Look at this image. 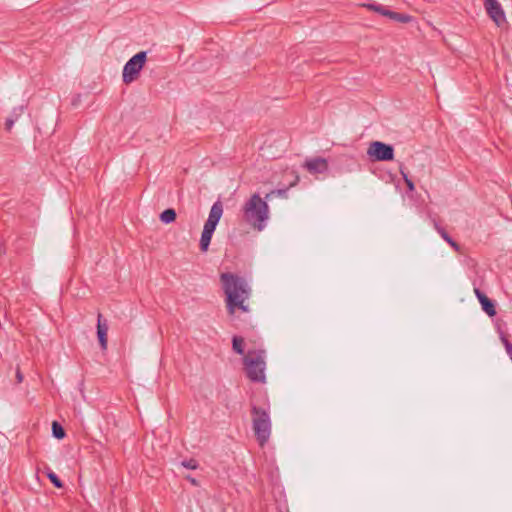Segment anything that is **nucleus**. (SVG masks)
Segmentation results:
<instances>
[{"label":"nucleus","instance_id":"nucleus-1","mask_svg":"<svg viewBox=\"0 0 512 512\" xmlns=\"http://www.w3.org/2000/svg\"><path fill=\"white\" fill-rule=\"evenodd\" d=\"M222 289L226 296V308L230 316H234L237 310L249 312V306L245 304L250 298L251 288L244 277L231 272L220 275Z\"/></svg>","mask_w":512,"mask_h":512},{"label":"nucleus","instance_id":"nucleus-2","mask_svg":"<svg viewBox=\"0 0 512 512\" xmlns=\"http://www.w3.org/2000/svg\"><path fill=\"white\" fill-rule=\"evenodd\" d=\"M243 220L253 229L262 231L269 218V207L266 199L254 193L242 207Z\"/></svg>","mask_w":512,"mask_h":512},{"label":"nucleus","instance_id":"nucleus-3","mask_svg":"<svg viewBox=\"0 0 512 512\" xmlns=\"http://www.w3.org/2000/svg\"><path fill=\"white\" fill-rule=\"evenodd\" d=\"M244 369L246 376L252 382L264 383L265 376V351L264 350H250L243 358Z\"/></svg>","mask_w":512,"mask_h":512},{"label":"nucleus","instance_id":"nucleus-4","mask_svg":"<svg viewBox=\"0 0 512 512\" xmlns=\"http://www.w3.org/2000/svg\"><path fill=\"white\" fill-rule=\"evenodd\" d=\"M252 428L258 444L263 447L271 435V419L267 409L251 405Z\"/></svg>","mask_w":512,"mask_h":512},{"label":"nucleus","instance_id":"nucleus-5","mask_svg":"<svg viewBox=\"0 0 512 512\" xmlns=\"http://www.w3.org/2000/svg\"><path fill=\"white\" fill-rule=\"evenodd\" d=\"M147 61V52L140 51L132 56L124 65L122 79L125 84L134 82Z\"/></svg>","mask_w":512,"mask_h":512},{"label":"nucleus","instance_id":"nucleus-6","mask_svg":"<svg viewBox=\"0 0 512 512\" xmlns=\"http://www.w3.org/2000/svg\"><path fill=\"white\" fill-rule=\"evenodd\" d=\"M367 155L372 161H392L394 159V147L381 141H373L369 144Z\"/></svg>","mask_w":512,"mask_h":512},{"label":"nucleus","instance_id":"nucleus-7","mask_svg":"<svg viewBox=\"0 0 512 512\" xmlns=\"http://www.w3.org/2000/svg\"><path fill=\"white\" fill-rule=\"evenodd\" d=\"M484 6L490 18L501 27L505 22V14L500 3L497 0H485Z\"/></svg>","mask_w":512,"mask_h":512},{"label":"nucleus","instance_id":"nucleus-8","mask_svg":"<svg viewBox=\"0 0 512 512\" xmlns=\"http://www.w3.org/2000/svg\"><path fill=\"white\" fill-rule=\"evenodd\" d=\"M223 214V206L220 201L215 202L209 212L208 219L204 224L203 230L214 233L218 222Z\"/></svg>","mask_w":512,"mask_h":512},{"label":"nucleus","instance_id":"nucleus-9","mask_svg":"<svg viewBox=\"0 0 512 512\" xmlns=\"http://www.w3.org/2000/svg\"><path fill=\"white\" fill-rule=\"evenodd\" d=\"M310 173H324L328 170V161L322 157L307 159L303 165Z\"/></svg>","mask_w":512,"mask_h":512},{"label":"nucleus","instance_id":"nucleus-10","mask_svg":"<svg viewBox=\"0 0 512 512\" xmlns=\"http://www.w3.org/2000/svg\"><path fill=\"white\" fill-rule=\"evenodd\" d=\"M474 293L481 304L482 310L490 317L496 315L495 303L488 298L479 288H474Z\"/></svg>","mask_w":512,"mask_h":512},{"label":"nucleus","instance_id":"nucleus-11","mask_svg":"<svg viewBox=\"0 0 512 512\" xmlns=\"http://www.w3.org/2000/svg\"><path fill=\"white\" fill-rule=\"evenodd\" d=\"M107 332H108V323L107 320H105L101 313H98L97 317V337L99 344L102 348V350L107 349Z\"/></svg>","mask_w":512,"mask_h":512},{"label":"nucleus","instance_id":"nucleus-12","mask_svg":"<svg viewBox=\"0 0 512 512\" xmlns=\"http://www.w3.org/2000/svg\"><path fill=\"white\" fill-rule=\"evenodd\" d=\"M289 175L293 178L291 180V182L289 183V185L284 187V188H279V189H275V190L270 191L265 196L266 200H270L273 196H277V197H280V198H287L288 190L291 187L296 186L298 184L299 180H300L299 175L295 171H291L289 173Z\"/></svg>","mask_w":512,"mask_h":512},{"label":"nucleus","instance_id":"nucleus-13","mask_svg":"<svg viewBox=\"0 0 512 512\" xmlns=\"http://www.w3.org/2000/svg\"><path fill=\"white\" fill-rule=\"evenodd\" d=\"M433 225L442 239L446 241L456 252H458L460 250V245L450 237L446 230L441 227L435 219H433Z\"/></svg>","mask_w":512,"mask_h":512},{"label":"nucleus","instance_id":"nucleus-14","mask_svg":"<svg viewBox=\"0 0 512 512\" xmlns=\"http://www.w3.org/2000/svg\"><path fill=\"white\" fill-rule=\"evenodd\" d=\"M176 216V211L173 208H168L161 212V214L159 215V219L161 222L169 224L175 221Z\"/></svg>","mask_w":512,"mask_h":512},{"label":"nucleus","instance_id":"nucleus-15","mask_svg":"<svg viewBox=\"0 0 512 512\" xmlns=\"http://www.w3.org/2000/svg\"><path fill=\"white\" fill-rule=\"evenodd\" d=\"M391 21L400 22V23H412L414 22V18L405 13H399L393 11L392 15L389 17Z\"/></svg>","mask_w":512,"mask_h":512},{"label":"nucleus","instance_id":"nucleus-16","mask_svg":"<svg viewBox=\"0 0 512 512\" xmlns=\"http://www.w3.org/2000/svg\"><path fill=\"white\" fill-rule=\"evenodd\" d=\"M213 233L209 231H202L201 238H200V250L202 252H206L209 248L211 239H212Z\"/></svg>","mask_w":512,"mask_h":512},{"label":"nucleus","instance_id":"nucleus-17","mask_svg":"<svg viewBox=\"0 0 512 512\" xmlns=\"http://www.w3.org/2000/svg\"><path fill=\"white\" fill-rule=\"evenodd\" d=\"M232 348L235 353L239 355L244 354V339L241 336H233L232 338Z\"/></svg>","mask_w":512,"mask_h":512},{"label":"nucleus","instance_id":"nucleus-18","mask_svg":"<svg viewBox=\"0 0 512 512\" xmlns=\"http://www.w3.org/2000/svg\"><path fill=\"white\" fill-rule=\"evenodd\" d=\"M369 9L374 10L375 12L385 16L390 17L393 13L392 10L388 9L387 7L380 5V4H367L366 5Z\"/></svg>","mask_w":512,"mask_h":512},{"label":"nucleus","instance_id":"nucleus-19","mask_svg":"<svg viewBox=\"0 0 512 512\" xmlns=\"http://www.w3.org/2000/svg\"><path fill=\"white\" fill-rule=\"evenodd\" d=\"M369 9L374 10L375 12L385 16L390 17L393 13L392 10L388 9L387 7L380 5V4H367L366 5Z\"/></svg>","mask_w":512,"mask_h":512},{"label":"nucleus","instance_id":"nucleus-20","mask_svg":"<svg viewBox=\"0 0 512 512\" xmlns=\"http://www.w3.org/2000/svg\"><path fill=\"white\" fill-rule=\"evenodd\" d=\"M399 172L405 181L408 191L413 192L415 190V184L412 179L409 178L408 172L402 164L399 166Z\"/></svg>","mask_w":512,"mask_h":512},{"label":"nucleus","instance_id":"nucleus-21","mask_svg":"<svg viewBox=\"0 0 512 512\" xmlns=\"http://www.w3.org/2000/svg\"><path fill=\"white\" fill-rule=\"evenodd\" d=\"M46 476L56 488L63 487V482L50 468H46Z\"/></svg>","mask_w":512,"mask_h":512},{"label":"nucleus","instance_id":"nucleus-22","mask_svg":"<svg viewBox=\"0 0 512 512\" xmlns=\"http://www.w3.org/2000/svg\"><path fill=\"white\" fill-rule=\"evenodd\" d=\"M52 434L56 439H63L65 437V430L56 421L52 423Z\"/></svg>","mask_w":512,"mask_h":512},{"label":"nucleus","instance_id":"nucleus-23","mask_svg":"<svg viewBox=\"0 0 512 512\" xmlns=\"http://www.w3.org/2000/svg\"><path fill=\"white\" fill-rule=\"evenodd\" d=\"M501 341L505 347V350L507 352V354L509 355L511 361H512V344L510 343V341L507 339V337L505 335H501Z\"/></svg>","mask_w":512,"mask_h":512},{"label":"nucleus","instance_id":"nucleus-24","mask_svg":"<svg viewBox=\"0 0 512 512\" xmlns=\"http://www.w3.org/2000/svg\"><path fill=\"white\" fill-rule=\"evenodd\" d=\"M181 464L185 468L192 469V470L197 469L199 466L197 460H195V459L184 460V461H182Z\"/></svg>","mask_w":512,"mask_h":512},{"label":"nucleus","instance_id":"nucleus-25","mask_svg":"<svg viewBox=\"0 0 512 512\" xmlns=\"http://www.w3.org/2000/svg\"><path fill=\"white\" fill-rule=\"evenodd\" d=\"M24 113V106H18L13 109L11 112L10 118H14L15 122L18 120V118Z\"/></svg>","mask_w":512,"mask_h":512},{"label":"nucleus","instance_id":"nucleus-26","mask_svg":"<svg viewBox=\"0 0 512 512\" xmlns=\"http://www.w3.org/2000/svg\"><path fill=\"white\" fill-rule=\"evenodd\" d=\"M14 123H15V119L8 117L6 119V121H5V129H6V131H8V132L11 131Z\"/></svg>","mask_w":512,"mask_h":512},{"label":"nucleus","instance_id":"nucleus-27","mask_svg":"<svg viewBox=\"0 0 512 512\" xmlns=\"http://www.w3.org/2000/svg\"><path fill=\"white\" fill-rule=\"evenodd\" d=\"M16 378L19 383L23 381V375L19 369H17V371H16Z\"/></svg>","mask_w":512,"mask_h":512},{"label":"nucleus","instance_id":"nucleus-28","mask_svg":"<svg viewBox=\"0 0 512 512\" xmlns=\"http://www.w3.org/2000/svg\"><path fill=\"white\" fill-rule=\"evenodd\" d=\"M188 479L191 481L192 484H194V485L197 484V482H196V480L194 478H188Z\"/></svg>","mask_w":512,"mask_h":512}]
</instances>
